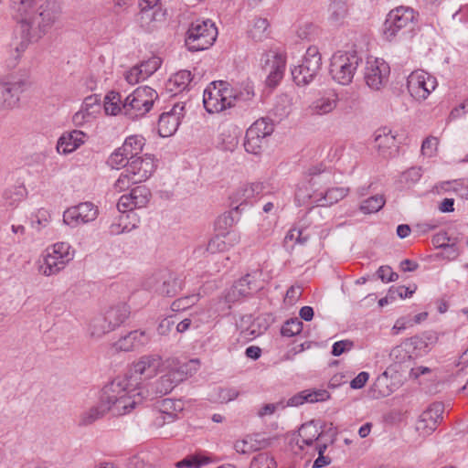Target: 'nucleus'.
I'll list each match as a JSON object with an SVG mask.
<instances>
[{"label":"nucleus","instance_id":"obj_1","mask_svg":"<svg viewBox=\"0 0 468 468\" xmlns=\"http://www.w3.org/2000/svg\"><path fill=\"white\" fill-rule=\"evenodd\" d=\"M149 395L140 379L128 374L118 376L101 389L100 399L112 416L130 413Z\"/></svg>","mask_w":468,"mask_h":468},{"label":"nucleus","instance_id":"obj_2","mask_svg":"<svg viewBox=\"0 0 468 468\" xmlns=\"http://www.w3.org/2000/svg\"><path fill=\"white\" fill-rule=\"evenodd\" d=\"M419 14L410 6L400 5L392 9L384 23V36L391 41L397 37L411 33L418 24Z\"/></svg>","mask_w":468,"mask_h":468},{"label":"nucleus","instance_id":"obj_3","mask_svg":"<svg viewBox=\"0 0 468 468\" xmlns=\"http://www.w3.org/2000/svg\"><path fill=\"white\" fill-rule=\"evenodd\" d=\"M218 28L210 19H197L192 22L186 31L185 44L191 52L209 48L216 41Z\"/></svg>","mask_w":468,"mask_h":468},{"label":"nucleus","instance_id":"obj_4","mask_svg":"<svg viewBox=\"0 0 468 468\" xmlns=\"http://www.w3.org/2000/svg\"><path fill=\"white\" fill-rule=\"evenodd\" d=\"M159 95L149 86H140L128 95L122 103L123 114L130 119L144 116L151 111Z\"/></svg>","mask_w":468,"mask_h":468},{"label":"nucleus","instance_id":"obj_5","mask_svg":"<svg viewBox=\"0 0 468 468\" xmlns=\"http://www.w3.org/2000/svg\"><path fill=\"white\" fill-rule=\"evenodd\" d=\"M363 58L357 51L336 52L333 55L330 63L332 78L342 85L352 82L356 70Z\"/></svg>","mask_w":468,"mask_h":468},{"label":"nucleus","instance_id":"obj_6","mask_svg":"<svg viewBox=\"0 0 468 468\" xmlns=\"http://www.w3.org/2000/svg\"><path fill=\"white\" fill-rule=\"evenodd\" d=\"M231 85L228 81L211 82L203 93L204 108L208 113H218L231 108Z\"/></svg>","mask_w":468,"mask_h":468},{"label":"nucleus","instance_id":"obj_7","mask_svg":"<svg viewBox=\"0 0 468 468\" xmlns=\"http://www.w3.org/2000/svg\"><path fill=\"white\" fill-rule=\"evenodd\" d=\"M74 258V250L67 242H58L47 249L44 262L39 271L45 276L58 274Z\"/></svg>","mask_w":468,"mask_h":468},{"label":"nucleus","instance_id":"obj_8","mask_svg":"<svg viewBox=\"0 0 468 468\" xmlns=\"http://www.w3.org/2000/svg\"><path fill=\"white\" fill-rule=\"evenodd\" d=\"M322 67V56L316 46L307 48L303 61L292 69V80L298 86H306L316 77Z\"/></svg>","mask_w":468,"mask_h":468},{"label":"nucleus","instance_id":"obj_9","mask_svg":"<svg viewBox=\"0 0 468 468\" xmlns=\"http://www.w3.org/2000/svg\"><path fill=\"white\" fill-rule=\"evenodd\" d=\"M59 15V8L55 0H47L42 4L38 12H35V9L30 15L31 27L28 30V34L21 32L25 38L28 39L32 37V32L37 36L45 34L51 26L55 23Z\"/></svg>","mask_w":468,"mask_h":468},{"label":"nucleus","instance_id":"obj_10","mask_svg":"<svg viewBox=\"0 0 468 468\" xmlns=\"http://www.w3.org/2000/svg\"><path fill=\"white\" fill-rule=\"evenodd\" d=\"M130 314V307L124 303L111 306L103 318H96L91 322V335L101 336L114 330L129 317Z\"/></svg>","mask_w":468,"mask_h":468},{"label":"nucleus","instance_id":"obj_11","mask_svg":"<svg viewBox=\"0 0 468 468\" xmlns=\"http://www.w3.org/2000/svg\"><path fill=\"white\" fill-rule=\"evenodd\" d=\"M435 77L424 70H415L407 79L410 94L417 101H424L437 87Z\"/></svg>","mask_w":468,"mask_h":468},{"label":"nucleus","instance_id":"obj_12","mask_svg":"<svg viewBox=\"0 0 468 468\" xmlns=\"http://www.w3.org/2000/svg\"><path fill=\"white\" fill-rule=\"evenodd\" d=\"M98 207L91 202H81L67 208L63 213V222L76 228L81 224H87L95 220L98 217Z\"/></svg>","mask_w":468,"mask_h":468},{"label":"nucleus","instance_id":"obj_13","mask_svg":"<svg viewBox=\"0 0 468 468\" xmlns=\"http://www.w3.org/2000/svg\"><path fill=\"white\" fill-rule=\"evenodd\" d=\"M262 69L268 72L266 85L270 88L276 87L284 75L286 57L282 53L269 51L261 58Z\"/></svg>","mask_w":468,"mask_h":468},{"label":"nucleus","instance_id":"obj_14","mask_svg":"<svg viewBox=\"0 0 468 468\" xmlns=\"http://www.w3.org/2000/svg\"><path fill=\"white\" fill-rule=\"evenodd\" d=\"M147 286L154 292L167 296H176L183 288V280L170 272H159L150 278Z\"/></svg>","mask_w":468,"mask_h":468},{"label":"nucleus","instance_id":"obj_15","mask_svg":"<svg viewBox=\"0 0 468 468\" xmlns=\"http://www.w3.org/2000/svg\"><path fill=\"white\" fill-rule=\"evenodd\" d=\"M389 72V66L383 59L368 58L364 73L367 85L373 90H380L388 81Z\"/></svg>","mask_w":468,"mask_h":468},{"label":"nucleus","instance_id":"obj_16","mask_svg":"<svg viewBox=\"0 0 468 468\" xmlns=\"http://www.w3.org/2000/svg\"><path fill=\"white\" fill-rule=\"evenodd\" d=\"M186 102L175 103L169 112H163L158 119L157 131L161 137L173 135L185 116Z\"/></svg>","mask_w":468,"mask_h":468},{"label":"nucleus","instance_id":"obj_17","mask_svg":"<svg viewBox=\"0 0 468 468\" xmlns=\"http://www.w3.org/2000/svg\"><path fill=\"white\" fill-rule=\"evenodd\" d=\"M11 16L17 24V29L28 34L31 27L30 15L35 9L37 0H7Z\"/></svg>","mask_w":468,"mask_h":468},{"label":"nucleus","instance_id":"obj_18","mask_svg":"<svg viewBox=\"0 0 468 468\" xmlns=\"http://www.w3.org/2000/svg\"><path fill=\"white\" fill-rule=\"evenodd\" d=\"M151 191L145 186L133 187L129 194L122 195L117 203L118 210L124 214L135 208H143L147 206L151 198Z\"/></svg>","mask_w":468,"mask_h":468},{"label":"nucleus","instance_id":"obj_19","mask_svg":"<svg viewBox=\"0 0 468 468\" xmlns=\"http://www.w3.org/2000/svg\"><path fill=\"white\" fill-rule=\"evenodd\" d=\"M374 148L383 158H391L398 154L399 144L396 135L388 127H381L374 133Z\"/></svg>","mask_w":468,"mask_h":468},{"label":"nucleus","instance_id":"obj_20","mask_svg":"<svg viewBox=\"0 0 468 468\" xmlns=\"http://www.w3.org/2000/svg\"><path fill=\"white\" fill-rule=\"evenodd\" d=\"M156 165L151 155L145 154L130 160L125 170L133 181L142 183L146 181L155 171Z\"/></svg>","mask_w":468,"mask_h":468},{"label":"nucleus","instance_id":"obj_21","mask_svg":"<svg viewBox=\"0 0 468 468\" xmlns=\"http://www.w3.org/2000/svg\"><path fill=\"white\" fill-rule=\"evenodd\" d=\"M444 405L441 402L431 404L420 416L417 430L424 434H431L442 420Z\"/></svg>","mask_w":468,"mask_h":468},{"label":"nucleus","instance_id":"obj_22","mask_svg":"<svg viewBox=\"0 0 468 468\" xmlns=\"http://www.w3.org/2000/svg\"><path fill=\"white\" fill-rule=\"evenodd\" d=\"M184 410V403L180 399H165L160 402L158 414L154 419V425L162 427L166 423L174 422L178 414Z\"/></svg>","mask_w":468,"mask_h":468},{"label":"nucleus","instance_id":"obj_23","mask_svg":"<svg viewBox=\"0 0 468 468\" xmlns=\"http://www.w3.org/2000/svg\"><path fill=\"white\" fill-rule=\"evenodd\" d=\"M25 81L0 82V111L14 108L19 101Z\"/></svg>","mask_w":468,"mask_h":468},{"label":"nucleus","instance_id":"obj_24","mask_svg":"<svg viewBox=\"0 0 468 468\" xmlns=\"http://www.w3.org/2000/svg\"><path fill=\"white\" fill-rule=\"evenodd\" d=\"M186 365L181 366L178 371L171 370L163 375L154 383V393L156 396H164L170 393L179 382L187 375L185 371Z\"/></svg>","mask_w":468,"mask_h":468},{"label":"nucleus","instance_id":"obj_25","mask_svg":"<svg viewBox=\"0 0 468 468\" xmlns=\"http://www.w3.org/2000/svg\"><path fill=\"white\" fill-rule=\"evenodd\" d=\"M259 290L260 286L255 277L248 273L234 282L228 293V298L229 301H236L239 297L250 296Z\"/></svg>","mask_w":468,"mask_h":468},{"label":"nucleus","instance_id":"obj_26","mask_svg":"<svg viewBox=\"0 0 468 468\" xmlns=\"http://www.w3.org/2000/svg\"><path fill=\"white\" fill-rule=\"evenodd\" d=\"M161 357L155 355L144 356L137 362L133 363V368L128 372L129 377L138 378L143 384L142 376L147 378L155 374L160 366Z\"/></svg>","mask_w":468,"mask_h":468},{"label":"nucleus","instance_id":"obj_27","mask_svg":"<svg viewBox=\"0 0 468 468\" xmlns=\"http://www.w3.org/2000/svg\"><path fill=\"white\" fill-rule=\"evenodd\" d=\"M239 242L240 235L237 232L226 233V235L217 234L208 240L206 250L210 254L224 252Z\"/></svg>","mask_w":468,"mask_h":468},{"label":"nucleus","instance_id":"obj_28","mask_svg":"<svg viewBox=\"0 0 468 468\" xmlns=\"http://www.w3.org/2000/svg\"><path fill=\"white\" fill-rule=\"evenodd\" d=\"M87 134L80 130L64 133L58 139L57 150L59 154H70L85 143Z\"/></svg>","mask_w":468,"mask_h":468},{"label":"nucleus","instance_id":"obj_29","mask_svg":"<svg viewBox=\"0 0 468 468\" xmlns=\"http://www.w3.org/2000/svg\"><path fill=\"white\" fill-rule=\"evenodd\" d=\"M416 357L429 353L438 342V335L434 332H424L421 335L407 338Z\"/></svg>","mask_w":468,"mask_h":468},{"label":"nucleus","instance_id":"obj_30","mask_svg":"<svg viewBox=\"0 0 468 468\" xmlns=\"http://www.w3.org/2000/svg\"><path fill=\"white\" fill-rule=\"evenodd\" d=\"M149 340V336L144 331L135 330L121 337L114 346L117 350L129 352L145 346Z\"/></svg>","mask_w":468,"mask_h":468},{"label":"nucleus","instance_id":"obj_31","mask_svg":"<svg viewBox=\"0 0 468 468\" xmlns=\"http://www.w3.org/2000/svg\"><path fill=\"white\" fill-rule=\"evenodd\" d=\"M330 398V394L325 389H317V390H303L287 400V403L284 405L285 407H297L303 405L304 402H319L325 401Z\"/></svg>","mask_w":468,"mask_h":468},{"label":"nucleus","instance_id":"obj_32","mask_svg":"<svg viewBox=\"0 0 468 468\" xmlns=\"http://www.w3.org/2000/svg\"><path fill=\"white\" fill-rule=\"evenodd\" d=\"M321 436L322 432L319 431L317 425L312 420L303 423L299 428L296 444L301 450H303L304 446H312Z\"/></svg>","mask_w":468,"mask_h":468},{"label":"nucleus","instance_id":"obj_33","mask_svg":"<svg viewBox=\"0 0 468 468\" xmlns=\"http://www.w3.org/2000/svg\"><path fill=\"white\" fill-rule=\"evenodd\" d=\"M262 189L263 186L261 183H251L237 189L230 197L232 205L234 203H239L234 209L238 210L239 206L247 204L250 199L255 197V195H259Z\"/></svg>","mask_w":468,"mask_h":468},{"label":"nucleus","instance_id":"obj_34","mask_svg":"<svg viewBox=\"0 0 468 468\" xmlns=\"http://www.w3.org/2000/svg\"><path fill=\"white\" fill-rule=\"evenodd\" d=\"M193 81V76L189 70H179L170 77L166 88L175 94L186 90Z\"/></svg>","mask_w":468,"mask_h":468},{"label":"nucleus","instance_id":"obj_35","mask_svg":"<svg viewBox=\"0 0 468 468\" xmlns=\"http://www.w3.org/2000/svg\"><path fill=\"white\" fill-rule=\"evenodd\" d=\"M328 12L329 22L334 26L340 25L348 14L347 0H329Z\"/></svg>","mask_w":468,"mask_h":468},{"label":"nucleus","instance_id":"obj_36","mask_svg":"<svg viewBox=\"0 0 468 468\" xmlns=\"http://www.w3.org/2000/svg\"><path fill=\"white\" fill-rule=\"evenodd\" d=\"M390 357L396 364L410 363L416 356L411 348V344L405 339L395 346L390 352Z\"/></svg>","mask_w":468,"mask_h":468},{"label":"nucleus","instance_id":"obj_37","mask_svg":"<svg viewBox=\"0 0 468 468\" xmlns=\"http://www.w3.org/2000/svg\"><path fill=\"white\" fill-rule=\"evenodd\" d=\"M145 140L141 135H131L127 137L121 146V150L125 153L130 160L139 157L138 154L142 153Z\"/></svg>","mask_w":468,"mask_h":468},{"label":"nucleus","instance_id":"obj_38","mask_svg":"<svg viewBox=\"0 0 468 468\" xmlns=\"http://www.w3.org/2000/svg\"><path fill=\"white\" fill-rule=\"evenodd\" d=\"M107 412H110L109 410L106 409V406L100 399L98 405L91 407L81 414L80 422L81 425H90L102 418Z\"/></svg>","mask_w":468,"mask_h":468},{"label":"nucleus","instance_id":"obj_39","mask_svg":"<svg viewBox=\"0 0 468 468\" xmlns=\"http://www.w3.org/2000/svg\"><path fill=\"white\" fill-rule=\"evenodd\" d=\"M122 100L119 92L112 90L107 93L104 99V110L106 113L116 115L119 112H123Z\"/></svg>","mask_w":468,"mask_h":468},{"label":"nucleus","instance_id":"obj_40","mask_svg":"<svg viewBox=\"0 0 468 468\" xmlns=\"http://www.w3.org/2000/svg\"><path fill=\"white\" fill-rule=\"evenodd\" d=\"M231 108L239 101H250L253 99L255 93L253 86L250 83H246L239 89L231 87Z\"/></svg>","mask_w":468,"mask_h":468},{"label":"nucleus","instance_id":"obj_41","mask_svg":"<svg viewBox=\"0 0 468 468\" xmlns=\"http://www.w3.org/2000/svg\"><path fill=\"white\" fill-rule=\"evenodd\" d=\"M266 143V138H261L260 136L254 135V133L246 132L244 141V148L246 152L255 155L261 154Z\"/></svg>","mask_w":468,"mask_h":468},{"label":"nucleus","instance_id":"obj_42","mask_svg":"<svg viewBox=\"0 0 468 468\" xmlns=\"http://www.w3.org/2000/svg\"><path fill=\"white\" fill-rule=\"evenodd\" d=\"M273 124L267 119L261 118L254 122L247 130V133H254L261 138H266L273 133Z\"/></svg>","mask_w":468,"mask_h":468},{"label":"nucleus","instance_id":"obj_43","mask_svg":"<svg viewBox=\"0 0 468 468\" xmlns=\"http://www.w3.org/2000/svg\"><path fill=\"white\" fill-rule=\"evenodd\" d=\"M269 22L266 18H257L252 27L249 30L250 37L255 41H262L269 36Z\"/></svg>","mask_w":468,"mask_h":468},{"label":"nucleus","instance_id":"obj_44","mask_svg":"<svg viewBox=\"0 0 468 468\" xmlns=\"http://www.w3.org/2000/svg\"><path fill=\"white\" fill-rule=\"evenodd\" d=\"M348 194V188L345 187H332L329 188L323 197L320 199L321 206L323 207H328L332 206L335 203H337L339 200L343 199L345 197H346Z\"/></svg>","mask_w":468,"mask_h":468},{"label":"nucleus","instance_id":"obj_45","mask_svg":"<svg viewBox=\"0 0 468 468\" xmlns=\"http://www.w3.org/2000/svg\"><path fill=\"white\" fill-rule=\"evenodd\" d=\"M386 199L383 195H375L362 202L360 210L365 214L376 213L384 207Z\"/></svg>","mask_w":468,"mask_h":468},{"label":"nucleus","instance_id":"obj_46","mask_svg":"<svg viewBox=\"0 0 468 468\" xmlns=\"http://www.w3.org/2000/svg\"><path fill=\"white\" fill-rule=\"evenodd\" d=\"M336 101L337 96L335 94H333L332 98H321L314 102L313 112L320 115L326 114L336 107Z\"/></svg>","mask_w":468,"mask_h":468},{"label":"nucleus","instance_id":"obj_47","mask_svg":"<svg viewBox=\"0 0 468 468\" xmlns=\"http://www.w3.org/2000/svg\"><path fill=\"white\" fill-rule=\"evenodd\" d=\"M236 220L233 217L232 211H228L220 215L216 222L215 228L219 235H226V233H232L233 231H229V229L233 227Z\"/></svg>","mask_w":468,"mask_h":468},{"label":"nucleus","instance_id":"obj_48","mask_svg":"<svg viewBox=\"0 0 468 468\" xmlns=\"http://www.w3.org/2000/svg\"><path fill=\"white\" fill-rule=\"evenodd\" d=\"M303 322L299 318H291L282 324L281 335L285 337L295 336L303 331Z\"/></svg>","mask_w":468,"mask_h":468},{"label":"nucleus","instance_id":"obj_49","mask_svg":"<svg viewBox=\"0 0 468 468\" xmlns=\"http://www.w3.org/2000/svg\"><path fill=\"white\" fill-rule=\"evenodd\" d=\"M208 463V458L200 454H189L176 463L177 468H200Z\"/></svg>","mask_w":468,"mask_h":468},{"label":"nucleus","instance_id":"obj_50","mask_svg":"<svg viewBox=\"0 0 468 468\" xmlns=\"http://www.w3.org/2000/svg\"><path fill=\"white\" fill-rule=\"evenodd\" d=\"M199 300V294L193 293L175 300L171 308L175 312L185 311L195 305Z\"/></svg>","mask_w":468,"mask_h":468},{"label":"nucleus","instance_id":"obj_51","mask_svg":"<svg viewBox=\"0 0 468 468\" xmlns=\"http://www.w3.org/2000/svg\"><path fill=\"white\" fill-rule=\"evenodd\" d=\"M276 462L268 452L257 454L250 462V468H276Z\"/></svg>","mask_w":468,"mask_h":468},{"label":"nucleus","instance_id":"obj_52","mask_svg":"<svg viewBox=\"0 0 468 468\" xmlns=\"http://www.w3.org/2000/svg\"><path fill=\"white\" fill-rule=\"evenodd\" d=\"M130 159L127 157L124 152L121 150V147L117 148L108 158L107 164L113 169H120L122 167H127Z\"/></svg>","mask_w":468,"mask_h":468},{"label":"nucleus","instance_id":"obj_53","mask_svg":"<svg viewBox=\"0 0 468 468\" xmlns=\"http://www.w3.org/2000/svg\"><path fill=\"white\" fill-rule=\"evenodd\" d=\"M162 61L158 57H152L149 59L143 61L137 67L142 69L143 79H147L154 74L161 66Z\"/></svg>","mask_w":468,"mask_h":468},{"label":"nucleus","instance_id":"obj_54","mask_svg":"<svg viewBox=\"0 0 468 468\" xmlns=\"http://www.w3.org/2000/svg\"><path fill=\"white\" fill-rule=\"evenodd\" d=\"M439 139L434 136L426 137L421 144V154L426 157L435 156L438 151Z\"/></svg>","mask_w":468,"mask_h":468},{"label":"nucleus","instance_id":"obj_55","mask_svg":"<svg viewBox=\"0 0 468 468\" xmlns=\"http://www.w3.org/2000/svg\"><path fill=\"white\" fill-rule=\"evenodd\" d=\"M49 218H50V216H49L48 212L44 208H40L37 210V212L35 215H32L31 226L33 229L39 231L43 228L48 226V224L49 222Z\"/></svg>","mask_w":468,"mask_h":468},{"label":"nucleus","instance_id":"obj_56","mask_svg":"<svg viewBox=\"0 0 468 468\" xmlns=\"http://www.w3.org/2000/svg\"><path fill=\"white\" fill-rule=\"evenodd\" d=\"M138 184V182L133 181L130 174L124 170L116 180L114 184V189L117 192H122L128 189L132 185Z\"/></svg>","mask_w":468,"mask_h":468},{"label":"nucleus","instance_id":"obj_57","mask_svg":"<svg viewBox=\"0 0 468 468\" xmlns=\"http://www.w3.org/2000/svg\"><path fill=\"white\" fill-rule=\"evenodd\" d=\"M234 449L237 452L242 454H250L256 451V446L250 438L239 440L234 443Z\"/></svg>","mask_w":468,"mask_h":468},{"label":"nucleus","instance_id":"obj_58","mask_svg":"<svg viewBox=\"0 0 468 468\" xmlns=\"http://www.w3.org/2000/svg\"><path fill=\"white\" fill-rule=\"evenodd\" d=\"M377 275L384 282H395L399 279V274L388 265L380 266L377 271Z\"/></svg>","mask_w":468,"mask_h":468},{"label":"nucleus","instance_id":"obj_59","mask_svg":"<svg viewBox=\"0 0 468 468\" xmlns=\"http://www.w3.org/2000/svg\"><path fill=\"white\" fill-rule=\"evenodd\" d=\"M354 344L350 340H341L334 343L332 346V355L334 356H339L346 351L350 350L353 347Z\"/></svg>","mask_w":468,"mask_h":468},{"label":"nucleus","instance_id":"obj_60","mask_svg":"<svg viewBox=\"0 0 468 468\" xmlns=\"http://www.w3.org/2000/svg\"><path fill=\"white\" fill-rule=\"evenodd\" d=\"M23 191L24 189L21 187L15 188L14 190H6L4 194V197L6 200L10 199L7 204L9 206H16V203L22 200Z\"/></svg>","mask_w":468,"mask_h":468},{"label":"nucleus","instance_id":"obj_61","mask_svg":"<svg viewBox=\"0 0 468 468\" xmlns=\"http://www.w3.org/2000/svg\"><path fill=\"white\" fill-rule=\"evenodd\" d=\"M123 219H124V216H121L119 218V220H120L119 223H112L110 226L109 231L112 235H119L122 233L130 232L132 229L136 228L135 224H133L131 227H129L128 225L122 226V222Z\"/></svg>","mask_w":468,"mask_h":468},{"label":"nucleus","instance_id":"obj_62","mask_svg":"<svg viewBox=\"0 0 468 468\" xmlns=\"http://www.w3.org/2000/svg\"><path fill=\"white\" fill-rule=\"evenodd\" d=\"M410 326H413V322H412L411 317L403 316V317L399 318L396 321V323L393 325L391 330H392L393 335H399L403 330H405L406 328L410 327Z\"/></svg>","mask_w":468,"mask_h":468},{"label":"nucleus","instance_id":"obj_63","mask_svg":"<svg viewBox=\"0 0 468 468\" xmlns=\"http://www.w3.org/2000/svg\"><path fill=\"white\" fill-rule=\"evenodd\" d=\"M239 392L232 388H218V399L221 402H229L236 399Z\"/></svg>","mask_w":468,"mask_h":468},{"label":"nucleus","instance_id":"obj_64","mask_svg":"<svg viewBox=\"0 0 468 468\" xmlns=\"http://www.w3.org/2000/svg\"><path fill=\"white\" fill-rule=\"evenodd\" d=\"M432 244L439 249L446 250L449 247V235L447 232H440L432 237Z\"/></svg>","mask_w":468,"mask_h":468}]
</instances>
